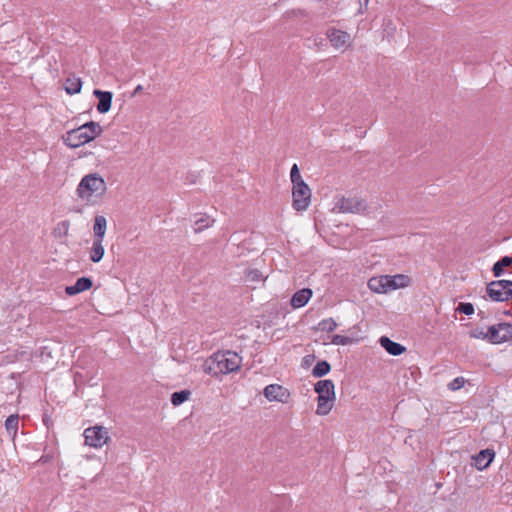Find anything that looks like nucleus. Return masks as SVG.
Masks as SVG:
<instances>
[{
  "instance_id": "f257e3e1",
  "label": "nucleus",
  "mask_w": 512,
  "mask_h": 512,
  "mask_svg": "<svg viewBox=\"0 0 512 512\" xmlns=\"http://www.w3.org/2000/svg\"><path fill=\"white\" fill-rule=\"evenodd\" d=\"M107 191L103 177L98 173L85 175L76 188L77 197L87 206H95L101 202Z\"/></svg>"
},
{
  "instance_id": "f03ea898",
  "label": "nucleus",
  "mask_w": 512,
  "mask_h": 512,
  "mask_svg": "<svg viewBox=\"0 0 512 512\" xmlns=\"http://www.w3.org/2000/svg\"><path fill=\"white\" fill-rule=\"evenodd\" d=\"M242 358L233 351H218L205 360L203 370L205 373L218 377L237 371L241 366Z\"/></svg>"
},
{
  "instance_id": "7ed1b4c3",
  "label": "nucleus",
  "mask_w": 512,
  "mask_h": 512,
  "mask_svg": "<svg viewBox=\"0 0 512 512\" xmlns=\"http://www.w3.org/2000/svg\"><path fill=\"white\" fill-rule=\"evenodd\" d=\"M102 133V127L97 122H87L76 129H72L63 135L64 143L71 147H80L99 136Z\"/></svg>"
},
{
  "instance_id": "20e7f679",
  "label": "nucleus",
  "mask_w": 512,
  "mask_h": 512,
  "mask_svg": "<svg viewBox=\"0 0 512 512\" xmlns=\"http://www.w3.org/2000/svg\"><path fill=\"white\" fill-rule=\"evenodd\" d=\"M314 390L318 394L316 414L325 416L330 413L335 402V385L332 380H319L314 385Z\"/></svg>"
},
{
  "instance_id": "39448f33",
  "label": "nucleus",
  "mask_w": 512,
  "mask_h": 512,
  "mask_svg": "<svg viewBox=\"0 0 512 512\" xmlns=\"http://www.w3.org/2000/svg\"><path fill=\"white\" fill-rule=\"evenodd\" d=\"M83 436L85 444L95 449L102 448L111 439L108 429L100 425L86 428Z\"/></svg>"
},
{
  "instance_id": "423d86ee",
  "label": "nucleus",
  "mask_w": 512,
  "mask_h": 512,
  "mask_svg": "<svg viewBox=\"0 0 512 512\" xmlns=\"http://www.w3.org/2000/svg\"><path fill=\"white\" fill-rule=\"evenodd\" d=\"M487 295L493 301L504 302L512 299V281L495 280L486 288Z\"/></svg>"
},
{
  "instance_id": "0eeeda50",
  "label": "nucleus",
  "mask_w": 512,
  "mask_h": 512,
  "mask_svg": "<svg viewBox=\"0 0 512 512\" xmlns=\"http://www.w3.org/2000/svg\"><path fill=\"white\" fill-rule=\"evenodd\" d=\"M311 196V190L306 183H297L292 188V207L298 212L307 210Z\"/></svg>"
},
{
  "instance_id": "6e6552de",
  "label": "nucleus",
  "mask_w": 512,
  "mask_h": 512,
  "mask_svg": "<svg viewBox=\"0 0 512 512\" xmlns=\"http://www.w3.org/2000/svg\"><path fill=\"white\" fill-rule=\"evenodd\" d=\"M512 339V324L499 323L488 328V342L502 344Z\"/></svg>"
},
{
  "instance_id": "1a4fd4ad",
  "label": "nucleus",
  "mask_w": 512,
  "mask_h": 512,
  "mask_svg": "<svg viewBox=\"0 0 512 512\" xmlns=\"http://www.w3.org/2000/svg\"><path fill=\"white\" fill-rule=\"evenodd\" d=\"M264 397L269 402H279L286 404L291 399V393L289 389L279 384L267 385L263 390Z\"/></svg>"
},
{
  "instance_id": "9d476101",
  "label": "nucleus",
  "mask_w": 512,
  "mask_h": 512,
  "mask_svg": "<svg viewBox=\"0 0 512 512\" xmlns=\"http://www.w3.org/2000/svg\"><path fill=\"white\" fill-rule=\"evenodd\" d=\"M335 209L342 213H360L366 209V205L357 197H343L337 201Z\"/></svg>"
},
{
  "instance_id": "9b49d317",
  "label": "nucleus",
  "mask_w": 512,
  "mask_h": 512,
  "mask_svg": "<svg viewBox=\"0 0 512 512\" xmlns=\"http://www.w3.org/2000/svg\"><path fill=\"white\" fill-rule=\"evenodd\" d=\"M326 36L335 49H346L351 45V36L345 31L330 28L327 30Z\"/></svg>"
},
{
  "instance_id": "f8f14e48",
  "label": "nucleus",
  "mask_w": 512,
  "mask_h": 512,
  "mask_svg": "<svg viewBox=\"0 0 512 512\" xmlns=\"http://www.w3.org/2000/svg\"><path fill=\"white\" fill-rule=\"evenodd\" d=\"M390 278L389 275H380L371 277L368 280V288L378 294H386L390 292Z\"/></svg>"
},
{
  "instance_id": "ddd939ff",
  "label": "nucleus",
  "mask_w": 512,
  "mask_h": 512,
  "mask_svg": "<svg viewBox=\"0 0 512 512\" xmlns=\"http://www.w3.org/2000/svg\"><path fill=\"white\" fill-rule=\"evenodd\" d=\"M495 457L492 449L481 450L477 455L473 456L474 464L478 470L486 469Z\"/></svg>"
},
{
  "instance_id": "4468645a",
  "label": "nucleus",
  "mask_w": 512,
  "mask_h": 512,
  "mask_svg": "<svg viewBox=\"0 0 512 512\" xmlns=\"http://www.w3.org/2000/svg\"><path fill=\"white\" fill-rule=\"evenodd\" d=\"M93 94L98 98L97 110L99 113H107L112 104L113 94L109 91L94 90Z\"/></svg>"
},
{
  "instance_id": "2eb2a0df",
  "label": "nucleus",
  "mask_w": 512,
  "mask_h": 512,
  "mask_svg": "<svg viewBox=\"0 0 512 512\" xmlns=\"http://www.w3.org/2000/svg\"><path fill=\"white\" fill-rule=\"evenodd\" d=\"M92 280L88 277L78 278L74 285L67 286L65 292L69 296L89 290L92 287Z\"/></svg>"
},
{
  "instance_id": "dca6fc26",
  "label": "nucleus",
  "mask_w": 512,
  "mask_h": 512,
  "mask_svg": "<svg viewBox=\"0 0 512 512\" xmlns=\"http://www.w3.org/2000/svg\"><path fill=\"white\" fill-rule=\"evenodd\" d=\"M312 290L309 288H303L297 291L291 298V306L293 308H301L305 306L312 297Z\"/></svg>"
},
{
  "instance_id": "f3484780",
  "label": "nucleus",
  "mask_w": 512,
  "mask_h": 512,
  "mask_svg": "<svg viewBox=\"0 0 512 512\" xmlns=\"http://www.w3.org/2000/svg\"><path fill=\"white\" fill-rule=\"evenodd\" d=\"M379 343L389 354L393 356L401 355L406 350V348L403 345L392 341L390 338L386 336H382L379 339Z\"/></svg>"
},
{
  "instance_id": "a211bd4d",
  "label": "nucleus",
  "mask_w": 512,
  "mask_h": 512,
  "mask_svg": "<svg viewBox=\"0 0 512 512\" xmlns=\"http://www.w3.org/2000/svg\"><path fill=\"white\" fill-rule=\"evenodd\" d=\"M107 229V220L102 215H97L93 225V240H103Z\"/></svg>"
},
{
  "instance_id": "6ab92c4d",
  "label": "nucleus",
  "mask_w": 512,
  "mask_h": 512,
  "mask_svg": "<svg viewBox=\"0 0 512 512\" xmlns=\"http://www.w3.org/2000/svg\"><path fill=\"white\" fill-rule=\"evenodd\" d=\"M105 253L103 240H93L92 246L89 251V259L93 263H98L102 260Z\"/></svg>"
},
{
  "instance_id": "aec40b11",
  "label": "nucleus",
  "mask_w": 512,
  "mask_h": 512,
  "mask_svg": "<svg viewBox=\"0 0 512 512\" xmlns=\"http://www.w3.org/2000/svg\"><path fill=\"white\" fill-rule=\"evenodd\" d=\"M390 278V291L397 290L400 288L408 287L411 284V279L408 275L396 274L389 275Z\"/></svg>"
},
{
  "instance_id": "412c9836",
  "label": "nucleus",
  "mask_w": 512,
  "mask_h": 512,
  "mask_svg": "<svg viewBox=\"0 0 512 512\" xmlns=\"http://www.w3.org/2000/svg\"><path fill=\"white\" fill-rule=\"evenodd\" d=\"M81 88H82V81L79 77L72 76V77H68L65 80L64 89L68 94H70V95L77 94L81 91Z\"/></svg>"
},
{
  "instance_id": "4be33fe9",
  "label": "nucleus",
  "mask_w": 512,
  "mask_h": 512,
  "mask_svg": "<svg viewBox=\"0 0 512 512\" xmlns=\"http://www.w3.org/2000/svg\"><path fill=\"white\" fill-rule=\"evenodd\" d=\"M215 220L210 218V216L206 214H200L198 218L194 221V231L199 233L204 229L211 227L214 224Z\"/></svg>"
},
{
  "instance_id": "5701e85b",
  "label": "nucleus",
  "mask_w": 512,
  "mask_h": 512,
  "mask_svg": "<svg viewBox=\"0 0 512 512\" xmlns=\"http://www.w3.org/2000/svg\"><path fill=\"white\" fill-rule=\"evenodd\" d=\"M512 264V257L504 256L499 261H497L493 268V275L495 277H500L504 273V268L509 267Z\"/></svg>"
},
{
  "instance_id": "b1692460",
  "label": "nucleus",
  "mask_w": 512,
  "mask_h": 512,
  "mask_svg": "<svg viewBox=\"0 0 512 512\" xmlns=\"http://www.w3.org/2000/svg\"><path fill=\"white\" fill-rule=\"evenodd\" d=\"M331 370V366L330 364L323 360V361H319L313 368L312 370V375L314 377H322V376H325L326 374H328Z\"/></svg>"
},
{
  "instance_id": "393cba45",
  "label": "nucleus",
  "mask_w": 512,
  "mask_h": 512,
  "mask_svg": "<svg viewBox=\"0 0 512 512\" xmlns=\"http://www.w3.org/2000/svg\"><path fill=\"white\" fill-rule=\"evenodd\" d=\"M337 328V323L333 318L321 320L315 327V330L323 332H333Z\"/></svg>"
},
{
  "instance_id": "a878e982",
  "label": "nucleus",
  "mask_w": 512,
  "mask_h": 512,
  "mask_svg": "<svg viewBox=\"0 0 512 512\" xmlns=\"http://www.w3.org/2000/svg\"><path fill=\"white\" fill-rule=\"evenodd\" d=\"M19 418L17 415H10L5 421V428L9 434L15 435L18 430Z\"/></svg>"
},
{
  "instance_id": "bb28decb",
  "label": "nucleus",
  "mask_w": 512,
  "mask_h": 512,
  "mask_svg": "<svg viewBox=\"0 0 512 512\" xmlns=\"http://www.w3.org/2000/svg\"><path fill=\"white\" fill-rule=\"evenodd\" d=\"M190 394L188 390L174 392L171 396V402L174 406H179L189 398Z\"/></svg>"
},
{
  "instance_id": "cd10ccee",
  "label": "nucleus",
  "mask_w": 512,
  "mask_h": 512,
  "mask_svg": "<svg viewBox=\"0 0 512 512\" xmlns=\"http://www.w3.org/2000/svg\"><path fill=\"white\" fill-rule=\"evenodd\" d=\"M70 228V222L68 220H63L57 223L54 228V235L58 237L67 236Z\"/></svg>"
},
{
  "instance_id": "c85d7f7f",
  "label": "nucleus",
  "mask_w": 512,
  "mask_h": 512,
  "mask_svg": "<svg viewBox=\"0 0 512 512\" xmlns=\"http://www.w3.org/2000/svg\"><path fill=\"white\" fill-rule=\"evenodd\" d=\"M246 280L249 282H260L264 281L265 278L262 273L257 269H250L245 274Z\"/></svg>"
},
{
  "instance_id": "c756f323",
  "label": "nucleus",
  "mask_w": 512,
  "mask_h": 512,
  "mask_svg": "<svg viewBox=\"0 0 512 512\" xmlns=\"http://www.w3.org/2000/svg\"><path fill=\"white\" fill-rule=\"evenodd\" d=\"M332 344L334 345H342V346H345V345H349V344H352L353 343V339L350 338V337H347V336H342V335H333L331 337V341H330Z\"/></svg>"
},
{
  "instance_id": "7c9ffc66",
  "label": "nucleus",
  "mask_w": 512,
  "mask_h": 512,
  "mask_svg": "<svg viewBox=\"0 0 512 512\" xmlns=\"http://www.w3.org/2000/svg\"><path fill=\"white\" fill-rule=\"evenodd\" d=\"M290 178H291V182H292L293 186L297 185V183H305L301 177V174H300L297 164H294L292 166L291 171H290Z\"/></svg>"
},
{
  "instance_id": "2f4dec72",
  "label": "nucleus",
  "mask_w": 512,
  "mask_h": 512,
  "mask_svg": "<svg viewBox=\"0 0 512 512\" xmlns=\"http://www.w3.org/2000/svg\"><path fill=\"white\" fill-rule=\"evenodd\" d=\"M469 336L474 339H482L488 341V330L485 332L481 328H475L469 332Z\"/></svg>"
},
{
  "instance_id": "473e14b6",
  "label": "nucleus",
  "mask_w": 512,
  "mask_h": 512,
  "mask_svg": "<svg viewBox=\"0 0 512 512\" xmlns=\"http://www.w3.org/2000/svg\"><path fill=\"white\" fill-rule=\"evenodd\" d=\"M456 310L460 313H464L465 315H472L474 313V306L471 303L461 302Z\"/></svg>"
},
{
  "instance_id": "72a5a7b5",
  "label": "nucleus",
  "mask_w": 512,
  "mask_h": 512,
  "mask_svg": "<svg viewBox=\"0 0 512 512\" xmlns=\"http://www.w3.org/2000/svg\"><path fill=\"white\" fill-rule=\"evenodd\" d=\"M465 384V379L463 377H457L452 382L449 383L448 387L452 391L459 390Z\"/></svg>"
}]
</instances>
